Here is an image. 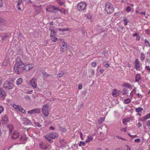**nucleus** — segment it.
<instances>
[{
	"instance_id": "obj_42",
	"label": "nucleus",
	"mask_w": 150,
	"mask_h": 150,
	"mask_svg": "<svg viewBox=\"0 0 150 150\" xmlns=\"http://www.w3.org/2000/svg\"><path fill=\"white\" fill-rule=\"evenodd\" d=\"M57 40V38L54 37H52L51 39V40L52 41L54 42H55Z\"/></svg>"
},
{
	"instance_id": "obj_16",
	"label": "nucleus",
	"mask_w": 150,
	"mask_h": 150,
	"mask_svg": "<svg viewBox=\"0 0 150 150\" xmlns=\"http://www.w3.org/2000/svg\"><path fill=\"white\" fill-rule=\"evenodd\" d=\"M135 67L136 69L137 70H139V62L138 59H136L135 60Z\"/></svg>"
},
{
	"instance_id": "obj_27",
	"label": "nucleus",
	"mask_w": 150,
	"mask_h": 150,
	"mask_svg": "<svg viewBox=\"0 0 150 150\" xmlns=\"http://www.w3.org/2000/svg\"><path fill=\"white\" fill-rule=\"evenodd\" d=\"M131 101V100L129 98H127L124 100V103L125 104H127L130 103Z\"/></svg>"
},
{
	"instance_id": "obj_46",
	"label": "nucleus",
	"mask_w": 150,
	"mask_h": 150,
	"mask_svg": "<svg viewBox=\"0 0 150 150\" xmlns=\"http://www.w3.org/2000/svg\"><path fill=\"white\" fill-rule=\"evenodd\" d=\"M131 8L130 6H128L127 7L126 10L127 12H129L130 11Z\"/></svg>"
},
{
	"instance_id": "obj_18",
	"label": "nucleus",
	"mask_w": 150,
	"mask_h": 150,
	"mask_svg": "<svg viewBox=\"0 0 150 150\" xmlns=\"http://www.w3.org/2000/svg\"><path fill=\"white\" fill-rule=\"evenodd\" d=\"M112 95L114 97H116L117 96L119 95V93L117 92V90L115 89L112 91Z\"/></svg>"
},
{
	"instance_id": "obj_33",
	"label": "nucleus",
	"mask_w": 150,
	"mask_h": 150,
	"mask_svg": "<svg viewBox=\"0 0 150 150\" xmlns=\"http://www.w3.org/2000/svg\"><path fill=\"white\" fill-rule=\"evenodd\" d=\"M123 86L126 87L130 88L131 85L129 83H124L123 84Z\"/></svg>"
},
{
	"instance_id": "obj_47",
	"label": "nucleus",
	"mask_w": 150,
	"mask_h": 150,
	"mask_svg": "<svg viewBox=\"0 0 150 150\" xmlns=\"http://www.w3.org/2000/svg\"><path fill=\"white\" fill-rule=\"evenodd\" d=\"M123 91V95L127 93V90L125 89L124 88L122 90Z\"/></svg>"
},
{
	"instance_id": "obj_45",
	"label": "nucleus",
	"mask_w": 150,
	"mask_h": 150,
	"mask_svg": "<svg viewBox=\"0 0 150 150\" xmlns=\"http://www.w3.org/2000/svg\"><path fill=\"white\" fill-rule=\"evenodd\" d=\"M24 98L26 100H30V98L28 96H25Z\"/></svg>"
},
{
	"instance_id": "obj_32",
	"label": "nucleus",
	"mask_w": 150,
	"mask_h": 150,
	"mask_svg": "<svg viewBox=\"0 0 150 150\" xmlns=\"http://www.w3.org/2000/svg\"><path fill=\"white\" fill-rule=\"evenodd\" d=\"M124 23L125 25H127V23L129 21V20H128L127 18H125L123 20Z\"/></svg>"
},
{
	"instance_id": "obj_8",
	"label": "nucleus",
	"mask_w": 150,
	"mask_h": 150,
	"mask_svg": "<svg viewBox=\"0 0 150 150\" xmlns=\"http://www.w3.org/2000/svg\"><path fill=\"white\" fill-rule=\"evenodd\" d=\"M40 111V108H37L29 110L28 112L29 114H35L39 113Z\"/></svg>"
},
{
	"instance_id": "obj_39",
	"label": "nucleus",
	"mask_w": 150,
	"mask_h": 150,
	"mask_svg": "<svg viewBox=\"0 0 150 150\" xmlns=\"http://www.w3.org/2000/svg\"><path fill=\"white\" fill-rule=\"evenodd\" d=\"M8 36L7 35H5L2 38V39L3 40H6L8 38Z\"/></svg>"
},
{
	"instance_id": "obj_64",
	"label": "nucleus",
	"mask_w": 150,
	"mask_h": 150,
	"mask_svg": "<svg viewBox=\"0 0 150 150\" xmlns=\"http://www.w3.org/2000/svg\"><path fill=\"white\" fill-rule=\"evenodd\" d=\"M49 30H50L51 32L53 30H53V27H50V28H49Z\"/></svg>"
},
{
	"instance_id": "obj_9",
	"label": "nucleus",
	"mask_w": 150,
	"mask_h": 150,
	"mask_svg": "<svg viewBox=\"0 0 150 150\" xmlns=\"http://www.w3.org/2000/svg\"><path fill=\"white\" fill-rule=\"evenodd\" d=\"M36 81V79L35 78H33L30 82V84L34 88H36L37 86Z\"/></svg>"
},
{
	"instance_id": "obj_53",
	"label": "nucleus",
	"mask_w": 150,
	"mask_h": 150,
	"mask_svg": "<svg viewBox=\"0 0 150 150\" xmlns=\"http://www.w3.org/2000/svg\"><path fill=\"white\" fill-rule=\"evenodd\" d=\"M145 67L147 69V70L148 71H150V67H149V66H146Z\"/></svg>"
},
{
	"instance_id": "obj_30",
	"label": "nucleus",
	"mask_w": 150,
	"mask_h": 150,
	"mask_svg": "<svg viewBox=\"0 0 150 150\" xmlns=\"http://www.w3.org/2000/svg\"><path fill=\"white\" fill-rule=\"evenodd\" d=\"M143 110V109L141 107H139L136 109V111L138 112L142 111Z\"/></svg>"
},
{
	"instance_id": "obj_61",
	"label": "nucleus",
	"mask_w": 150,
	"mask_h": 150,
	"mask_svg": "<svg viewBox=\"0 0 150 150\" xmlns=\"http://www.w3.org/2000/svg\"><path fill=\"white\" fill-rule=\"evenodd\" d=\"M126 146L127 147V150H131L130 147L129 146L126 145Z\"/></svg>"
},
{
	"instance_id": "obj_56",
	"label": "nucleus",
	"mask_w": 150,
	"mask_h": 150,
	"mask_svg": "<svg viewBox=\"0 0 150 150\" xmlns=\"http://www.w3.org/2000/svg\"><path fill=\"white\" fill-rule=\"evenodd\" d=\"M22 3V0H19L18 3L17 5H21Z\"/></svg>"
},
{
	"instance_id": "obj_37",
	"label": "nucleus",
	"mask_w": 150,
	"mask_h": 150,
	"mask_svg": "<svg viewBox=\"0 0 150 150\" xmlns=\"http://www.w3.org/2000/svg\"><path fill=\"white\" fill-rule=\"evenodd\" d=\"M104 120V119L103 118H101L98 120V121L99 124H101L103 123Z\"/></svg>"
},
{
	"instance_id": "obj_13",
	"label": "nucleus",
	"mask_w": 150,
	"mask_h": 150,
	"mask_svg": "<svg viewBox=\"0 0 150 150\" xmlns=\"http://www.w3.org/2000/svg\"><path fill=\"white\" fill-rule=\"evenodd\" d=\"M0 97L2 98H5L6 96V91L2 89V88H0Z\"/></svg>"
},
{
	"instance_id": "obj_12",
	"label": "nucleus",
	"mask_w": 150,
	"mask_h": 150,
	"mask_svg": "<svg viewBox=\"0 0 150 150\" xmlns=\"http://www.w3.org/2000/svg\"><path fill=\"white\" fill-rule=\"evenodd\" d=\"M23 124L25 125H27L30 123V121L26 118H23L21 120Z\"/></svg>"
},
{
	"instance_id": "obj_10",
	"label": "nucleus",
	"mask_w": 150,
	"mask_h": 150,
	"mask_svg": "<svg viewBox=\"0 0 150 150\" xmlns=\"http://www.w3.org/2000/svg\"><path fill=\"white\" fill-rule=\"evenodd\" d=\"M19 134L18 132L15 131L12 134L11 138L13 139H16L19 137Z\"/></svg>"
},
{
	"instance_id": "obj_17",
	"label": "nucleus",
	"mask_w": 150,
	"mask_h": 150,
	"mask_svg": "<svg viewBox=\"0 0 150 150\" xmlns=\"http://www.w3.org/2000/svg\"><path fill=\"white\" fill-rule=\"evenodd\" d=\"M149 118H150V114L149 113L148 114L146 115L144 117L141 118L140 119V120L141 121H145L146 120Z\"/></svg>"
},
{
	"instance_id": "obj_60",
	"label": "nucleus",
	"mask_w": 150,
	"mask_h": 150,
	"mask_svg": "<svg viewBox=\"0 0 150 150\" xmlns=\"http://www.w3.org/2000/svg\"><path fill=\"white\" fill-rule=\"evenodd\" d=\"M142 125V124L140 122H138V127H141Z\"/></svg>"
},
{
	"instance_id": "obj_2",
	"label": "nucleus",
	"mask_w": 150,
	"mask_h": 150,
	"mask_svg": "<svg viewBox=\"0 0 150 150\" xmlns=\"http://www.w3.org/2000/svg\"><path fill=\"white\" fill-rule=\"evenodd\" d=\"M105 10L106 11L108 14H111L114 12L113 6L110 3L106 2L105 4Z\"/></svg>"
},
{
	"instance_id": "obj_55",
	"label": "nucleus",
	"mask_w": 150,
	"mask_h": 150,
	"mask_svg": "<svg viewBox=\"0 0 150 150\" xmlns=\"http://www.w3.org/2000/svg\"><path fill=\"white\" fill-rule=\"evenodd\" d=\"M4 22V20L3 18L0 17V23H3Z\"/></svg>"
},
{
	"instance_id": "obj_6",
	"label": "nucleus",
	"mask_w": 150,
	"mask_h": 150,
	"mask_svg": "<svg viewBox=\"0 0 150 150\" xmlns=\"http://www.w3.org/2000/svg\"><path fill=\"white\" fill-rule=\"evenodd\" d=\"M49 106L47 104H45L42 108V111L43 114L45 116H47L49 115L48 110Z\"/></svg>"
},
{
	"instance_id": "obj_59",
	"label": "nucleus",
	"mask_w": 150,
	"mask_h": 150,
	"mask_svg": "<svg viewBox=\"0 0 150 150\" xmlns=\"http://www.w3.org/2000/svg\"><path fill=\"white\" fill-rule=\"evenodd\" d=\"M144 42H145V43H148V45L149 46H150V44H149V42L148 41H147L146 39H145V40Z\"/></svg>"
},
{
	"instance_id": "obj_22",
	"label": "nucleus",
	"mask_w": 150,
	"mask_h": 150,
	"mask_svg": "<svg viewBox=\"0 0 150 150\" xmlns=\"http://www.w3.org/2000/svg\"><path fill=\"white\" fill-rule=\"evenodd\" d=\"M27 140V138L25 136H21L19 139L21 141H26Z\"/></svg>"
},
{
	"instance_id": "obj_24",
	"label": "nucleus",
	"mask_w": 150,
	"mask_h": 150,
	"mask_svg": "<svg viewBox=\"0 0 150 150\" xmlns=\"http://www.w3.org/2000/svg\"><path fill=\"white\" fill-rule=\"evenodd\" d=\"M59 129L61 132H65L67 131V129L66 128L61 127H59Z\"/></svg>"
},
{
	"instance_id": "obj_19",
	"label": "nucleus",
	"mask_w": 150,
	"mask_h": 150,
	"mask_svg": "<svg viewBox=\"0 0 150 150\" xmlns=\"http://www.w3.org/2000/svg\"><path fill=\"white\" fill-rule=\"evenodd\" d=\"M141 77L139 74H138L135 76V82H138L141 79Z\"/></svg>"
},
{
	"instance_id": "obj_40",
	"label": "nucleus",
	"mask_w": 150,
	"mask_h": 150,
	"mask_svg": "<svg viewBox=\"0 0 150 150\" xmlns=\"http://www.w3.org/2000/svg\"><path fill=\"white\" fill-rule=\"evenodd\" d=\"M55 32L54 31V30L52 31L51 32V33L50 34V36L51 37H54L55 36Z\"/></svg>"
},
{
	"instance_id": "obj_23",
	"label": "nucleus",
	"mask_w": 150,
	"mask_h": 150,
	"mask_svg": "<svg viewBox=\"0 0 150 150\" xmlns=\"http://www.w3.org/2000/svg\"><path fill=\"white\" fill-rule=\"evenodd\" d=\"M8 127L9 129L10 132L11 133L13 128V125H8Z\"/></svg>"
},
{
	"instance_id": "obj_36",
	"label": "nucleus",
	"mask_w": 150,
	"mask_h": 150,
	"mask_svg": "<svg viewBox=\"0 0 150 150\" xmlns=\"http://www.w3.org/2000/svg\"><path fill=\"white\" fill-rule=\"evenodd\" d=\"M85 143L83 141L80 142V143L79 144V145L80 146H81L82 145H83V146H85Z\"/></svg>"
},
{
	"instance_id": "obj_21",
	"label": "nucleus",
	"mask_w": 150,
	"mask_h": 150,
	"mask_svg": "<svg viewBox=\"0 0 150 150\" xmlns=\"http://www.w3.org/2000/svg\"><path fill=\"white\" fill-rule=\"evenodd\" d=\"M34 66L33 64H29L28 65H27L26 66V68H28V70L29 71L30 69H31Z\"/></svg>"
},
{
	"instance_id": "obj_48",
	"label": "nucleus",
	"mask_w": 150,
	"mask_h": 150,
	"mask_svg": "<svg viewBox=\"0 0 150 150\" xmlns=\"http://www.w3.org/2000/svg\"><path fill=\"white\" fill-rule=\"evenodd\" d=\"M127 127H124L121 129L120 130L121 131H123L124 132H126L127 131Z\"/></svg>"
},
{
	"instance_id": "obj_35",
	"label": "nucleus",
	"mask_w": 150,
	"mask_h": 150,
	"mask_svg": "<svg viewBox=\"0 0 150 150\" xmlns=\"http://www.w3.org/2000/svg\"><path fill=\"white\" fill-rule=\"evenodd\" d=\"M69 29L68 28H64V29H62V28H59V30L60 31H62L63 32L65 31L68 30H69Z\"/></svg>"
},
{
	"instance_id": "obj_58",
	"label": "nucleus",
	"mask_w": 150,
	"mask_h": 150,
	"mask_svg": "<svg viewBox=\"0 0 150 150\" xmlns=\"http://www.w3.org/2000/svg\"><path fill=\"white\" fill-rule=\"evenodd\" d=\"M95 71L93 69L92 70V71H91V74H92V76H94L95 74Z\"/></svg>"
},
{
	"instance_id": "obj_57",
	"label": "nucleus",
	"mask_w": 150,
	"mask_h": 150,
	"mask_svg": "<svg viewBox=\"0 0 150 150\" xmlns=\"http://www.w3.org/2000/svg\"><path fill=\"white\" fill-rule=\"evenodd\" d=\"M145 32L146 33L149 34L150 33V31L149 29L145 30Z\"/></svg>"
},
{
	"instance_id": "obj_31",
	"label": "nucleus",
	"mask_w": 150,
	"mask_h": 150,
	"mask_svg": "<svg viewBox=\"0 0 150 150\" xmlns=\"http://www.w3.org/2000/svg\"><path fill=\"white\" fill-rule=\"evenodd\" d=\"M128 121H129V120L128 119H127V118L124 119L122 120V123L125 125H126L127 124L126 123V122H128Z\"/></svg>"
},
{
	"instance_id": "obj_26",
	"label": "nucleus",
	"mask_w": 150,
	"mask_h": 150,
	"mask_svg": "<svg viewBox=\"0 0 150 150\" xmlns=\"http://www.w3.org/2000/svg\"><path fill=\"white\" fill-rule=\"evenodd\" d=\"M64 74V72L62 71H61L57 75L58 77L60 78L63 76Z\"/></svg>"
},
{
	"instance_id": "obj_63",
	"label": "nucleus",
	"mask_w": 150,
	"mask_h": 150,
	"mask_svg": "<svg viewBox=\"0 0 150 150\" xmlns=\"http://www.w3.org/2000/svg\"><path fill=\"white\" fill-rule=\"evenodd\" d=\"M20 5H17V7L18 10H21V8L20 7Z\"/></svg>"
},
{
	"instance_id": "obj_29",
	"label": "nucleus",
	"mask_w": 150,
	"mask_h": 150,
	"mask_svg": "<svg viewBox=\"0 0 150 150\" xmlns=\"http://www.w3.org/2000/svg\"><path fill=\"white\" fill-rule=\"evenodd\" d=\"M13 106L14 108L17 109L18 110H19V107H21V106L18 105H17L16 104L13 105Z\"/></svg>"
},
{
	"instance_id": "obj_25",
	"label": "nucleus",
	"mask_w": 150,
	"mask_h": 150,
	"mask_svg": "<svg viewBox=\"0 0 150 150\" xmlns=\"http://www.w3.org/2000/svg\"><path fill=\"white\" fill-rule=\"evenodd\" d=\"M108 62H107L106 61L104 62L103 64L105 67L108 68L110 64H108Z\"/></svg>"
},
{
	"instance_id": "obj_43",
	"label": "nucleus",
	"mask_w": 150,
	"mask_h": 150,
	"mask_svg": "<svg viewBox=\"0 0 150 150\" xmlns=\"http://www.w3.org/2000/svg\"><path fill=\"white\" fill-rule=\"evenodd\" d=\"M35 125L36 126H38V127H42V125H40L39 123L35 122Z\"/></svg>"
},
{
	"instance_id": "obj_52",
	"label": "nucleus",
	"mask_w": 150,
	"mask_h": 150,
	"mask_svg": "<svg viewBox=\"0 0 150 150\" xmlns=\"http://www.w3.org/2000/svg\"><path fill=\"white\" fill-rule=\"evenodd\" d=\"M146 125L148 127H149L150 126V120H148L146 122Z\"/></svg>"
},
{
	"instance_id": "obj_50",
	"label": "nucleus",
	"mask_w": 150,
	"mask_h": 150,
	"mask_svg": "<svg viewBox=\"0 0 150 150\" xmlns=\"http://www.w3.org/2000/svg\"><path fill=\"white\" fill-rule=\"evenodd\" d=\"M134 141L136 143L139 142L140 141V139L139 138H137L135 139Z\"/></svg>"
},
{
	"instance_id": "obj_14",
	"label": "nucleus",
	"mask_w": 150,
	"mask_h": 150,
	"mask_svg": "<svg viewBox=\"0 0 150 150\" xmlns=\"http://www.w3.org/2000/svg\"><path fill=\"white\" fill-rule=\"evenodd\" d=\"M40 148L43 149H46L48 147V145L43 142H41L39 144Z\"/></svg>"
},
{
	"instance_id": "obj_38",
	"label": "nucleus",
	"mask_w": 150,
	"mask_h": 150,
	"mask_svg": "<svg viewBox=\"0 0 150 150\" xmlns=\"http://www.w3.org/2000/svg\"><path fill=\"white\" fill-rule=\"evenodd\" d=\"M145 57V56L144 54L143 53H141V59L142 61H143Z\"/></svg>"
},
{
	"instance_id": "obj_28",
	"label": "nucleus",
	"mask_w": 150,
	"mask_h": 150,
	"mask_svg": "<svg viewBox=\"0 0 150 150\" xmlns=\"http://www.w3.org/2000/svg\"><path fill=\"white\" fill-rule=\"evenodd\" d=\"M45 137L46 139H47L49 142H53L52 139H51V138L49 137V135L48 136H45Z\"/></svg>"
},
{
	"instance_id": "obj_51",
	"label": "nucleus",
	"mask_w": 150,
	"mask_h": 150,
	"mask_svg": "<svg viewBox=\"0 0 150 150\" xmlns=\"http://www.w3.org/2000/svg\"><path fill=\"white\" fill-rule=\"evenodd\" d=\"M43 76L45 77H47L49 76V75H48L46 72L43 73Z\"/></svg>"
},
{
	"instance_id": "obj_54",
	"label": "nucleus",
	"mask_w": 150,
	"mask_h": 150,
	"mask_svg": "<svg viewBox=\"0 0 150 150\" xmlns=\"http://www.w3.org/2000/svg\"><path fill=\"white\" fill-rule=\"evenodd\" d=\"M136 37V40H139L140 39V37L139 35H137Z\"/></svg>"
},
{
	"instance_id": "obj_11",
	"label": "nucleus",
	"mask_w": 150,
	"mask_h": 150,
	"mask_svg": "<svg viewBox=\"0 0 150 150\" xmlns=\"http://www.w3.org/2000/svg\"><path fill=\"white\" fill-rule=\"evenodd\" d=\"M8 119L7 115H4L2 116L1 120L3 122V123L5 124L8 122Z\"/></svg>"
},
{
	"instance_id": "obj_41",
	"label": "nucleus",
	"mask_w": 150,
	"mask_h": 150,
	"mask_svg": "<svg viewBox=\"0 0 150 150\" xmlns=\"http://www.w3.org/2000/svg\"><path fill=\"white\" fill-rule=\"evenodd\" d=\"M4 108L2 106H0V114L1 113L4 111Z\"/></svg>"
},
{
	"instance_id": "obj_7",
	"label": "nucleus",
	"mask_w": 150,
	"mask_h": 150,
	"mask_svg": "<svg viewBox=\"0 0 150 150\" xmlns=\"http://www.w3.org/2000/svg\"><path fill=\"white\" fill-rule=\"evenodd\" d=\"M46 9L47 11L52 13L57 12V10H58V9L56 8L54 6L50 5L47 6Z\"/></svg>"
},
{
	"instance_id": "obj_49",
	"label": "nucleus",
	"mask_w": 150,
	"mask_h": 150,
	"mask_svg": "<svg viewBox=\"0 0 150 150\" xmlns=\"http://www.w3.org/2000/svg\"><path fill=\"white\" fill-rule=\"evenodd\" d=\"M91 65L92 67H95L96 65V62H93L91 63Z\"/></svg>"
},
{
	"instance_id": "obj_1",
	"label": "nucleus",
	"mask_w": 150,
	"mask_h": 150,
	"mask_svg": "<svg viewBox=\"0 0 150 150\" xmlns=\"http://www.w3.org/2000/svg\"><path fill=\"white\" fill-rule=\"evenodd\" d=\"M22 56L19 54L16 59V63L14 65V70L18 74H19L22 70H25L24 67L25 66V64L22 62L21 59Z\"/></svg>"
},
{
	"instance_id": "obj_44",
	"label": "nucleus",
	"mask_w": 150,
	"mask_h": 150,
	"mask_svg": "<svg viewBox=\"0 0 150 150\" xmlns=\"http://www.w3.org/2000/svg\"><path fill=\"white\" fill-rule=\"evenodd\" d=\"M57 1V2L60 5L62 6V5L64 3L63 1H60L59 0H56Z\"/></svg>"
},
{
	"instance_id": "obj_15",
	"label": "nucleus",
	"mask_w": 150,
	"mask_h": 150,
	"mask_svg": "<svg viewBox=\"0 0 150 150\" xmlns=\"http://www.w3.org/2000/svg\"><path fill=\"white\" fill-rule=\"evenodd\" d=\"M49 135V137H51L52 139H54L55 138H57L58 136L57 134L54 132L50 133Z\"/></svg>"
},
{
	"instance_id": "obj_62",
	"label": "nucleus",
	"mask_w": 150,
	"mask_h": 150,
	"mask_svg": "<svg viewBox=\"0 0 150 150\" xmlns=\"http://www.w3.org/2000/svg\"><path fill=\"white\" fill-rule=\"evenodd\" d=\"M104 71V69H101L100 71V74H102Z\"/></svg>"
},
{
	"instance_id": "obj_3",
	"label": "nucleus",
	"mask_w": 150,
	"mask_h": 150,
	"mask_svg": "<svg viewBox=\"0 0 150 150\" xmlns=\"http://www.w3.org/2000/svg\"><path fill=\"white\" fill-rule=\"evenodd\" d=\"M14 85L13 83L8 81H6L3 85V87L6 90L11 89L13 88Z\"/></svg>"
},
{
	"instance_id": "obj_4",
	"label": "nucleus",
	"mask_w": 150,
	"mask_h": 150,
	"mask_svg": "<svg viewBox=\"0 0 150 150\" xmlns=\"http://www.w3.org/2000/svg\"><path fill=\"white\" fill-rule=\"evenodd\" d=\"M87 6L86 4L84 2H81L77 5V8L79 11H82L86 9Z\"/></svg>"
},
{
	"instance_id": "obj_34",
	"label": "nucleus",
	"mask_w": 150,
	"mask_h": 150,
	"mask_svg": "<svg viewBox=\"0 0 150 150\" xmlns=\"http://www.w3.org/2000/svg\"><path fill=\"white\" fill-rule=\"evenodd\" d=\"M19 111H21L22 113L24 114H25L26 113L24 109L21 106V107H19Z\"/></svg>"
},
{
	"instance_id": "obj_5",
	"label": "nucleus",
	"mask_w": 150,
	"mask_h": 150,
	"mask_svg": "<svg viewBox=\"0 0 150 150\" xmlns=\"http://www.w3.org/2000/svg\"><path fill=\"white\" fill-rule=\"evenodd\" d=\"M59 40H60L61 43V51L62 52H64L69 47V45L67 42H64L63 39H59Z\"/></svg>"
},
{
	"instance_id": "obj_20",
	"label": "nucleus",
	"mask_w": 150,
	"mask_h": 150,
	"mask_svg": "<svg viewBox=\"0 0 150 150\" xmlns=\"http://www.w3.org/2000/svg\"><path fill=\"white\" fill-rule=\"evenodd\" d=\"M23 79L21 78L18 79L16 81V83L17 85H20L23 82Z\"/></svg>"
}]
</instances>
